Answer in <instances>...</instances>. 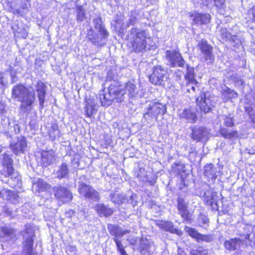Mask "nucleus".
I'll return each instance as SVG.
<instances>
[{
    "instance_id": "nucleus-1",
    "label": "nucleus",
    "mask_w": 255,
    "mask_h": 255,
    "mask_svg": "<svg viewBox=\"0 0 255 255\" xmlns=\"http://www.w3.org/2000/svg\"><path fill=\"white\" fill-rule=\"evenodd\" d=\"M107 93L105 89L100 92L99 100L102 106L108 107L113 101L121 102L124 100L125 93L120 84L115 81L111 83L108 88Z\"/></svg>"
},
{
    "instance_id": "nucleus-2",
    "label": "nucleus",
    "mask_w": 255,
    "mask_h": 255,
    "mask_svg": "<svg viewBox=\"0 0 255 255\" xmlns=\"http://www.w3.org/2000/svg\"><path fill=\"white\" fill-rule=\"evenodd\" d=\"M128 37L133 50L136 53H140L146 50L147 40L150 39V35L147 30L133 28L130 31Z\"/></svg>"
},
{
    "instance_id": "nucleus-3",
    "label": "nucleus",
    "mask_w": 255,
    "mask_h": 255,
    "mask_svg": "<svg viewBox=\"0 0 255 255\" xmlns=\"http://www.w3.org/2000/svg\"><path fill=\"white\" fill-rule=\"evenodd\" d=\"M12 97L21 102V109H25L30 107L35 100V91L32 87L26 88L21 84L13 87L12 90Z\"/></svg>"
},
{
    "instance_id": "nucleus-4",
    "label": "nucleus",
    "mask_w": 255,
    "mask_h": 255,
    "mask_svg": "<svg viewBox=\"0 0 255 255\" xmlns=\"http://www.w3.org/2000/svg\"><path fill=\"white\" fill-rule=\"evenodd\" d=\"M1 160V162L3 167L0 171L1 175L5 177H8V179L5 181L6 183L10 187L14 188L18 185L20 178L18 173L14 171L12 166L13 160L7 153L3 154Z\"/></svg>"
},
{
    "instance_id": "nucleus-5",
    "label": "nucleus",
    "mask_w": 255,
    "mask_h": 255,
    "mask_svg": "<svg viewBox=\"0 0 255 255\" xmlns=\"http://www.w3.org/2000/svg\"><path fill=\"white\" fill-rule=\"evenodd\" d=\"M165 112L166 108L164 105L159 103H151L143 115V118L147 123L151 124L154 120L157 119L159 115H164Z\"/></svg>"
},
{
    "instance_id": "nucleus-6",
    "label": "nucleus",
    "mask_w": 255,
    "mask_h": 255,
    "mask_svg": "<svg viewBox=\"0 0 255 255\" xmlns=\"http://www.w3.org/2000/svg\"><path fill=\"white\" fill-rule=\"evenodd\" d=\"M110 197L111 200L115 204H121L128 203L131 204L133 206L136 205L135 200L136 196V195L131 194L130 193L125 194L116 190L110 193Z\"/></svg>"
},
{
    "instance_id": "nucleus-7",
    "label": "nucleus",
    "mask_w": 255,
    "mask_h": 255,
    "mask_svg": "<svg viewBox=\"0 0 255 255\" xmlns=\"http://www.w3.org/2000/svg\"><path fill=\"white\" fill-rule=\"evenodd\" d=\"M23 236L24 239L23 242V252L25 255H35L32 253L34 230L29 224H26L25 225V229Z\"/></svg>"
},
{
    "instance_id": "nucleus-8",
    "label": "nucleus",
    "mask_w": 255,
    "mask_h": 255,
    "mask_svg": "<svg viewBox=\"0 0 255 255\" xmlns=\"http://www.w3.org/2000/svg\"><path fill=\"white\" fill-rule=\"evenodd\" d=\"M213 99V97L209 92L200 94V96L196 99V103L202 112L206 114L211 111L215 104Z\"/></svg>"
},
{
    "instance_id": "nucleus-9",
    "label": "nucleus",
    "mask_w": 255,
    "mask_h": 255,
    "mask_svg": "<svg viewBox=\"0 0 255 255\" xmlns=\"http://www.w3.org/2000/svg\"><path fill=\"white\" fill-rule=\"evenodd\" d=\"M166 70L161 66L155 67L152 74L149 77V81L154 85H164L167 79Z\"/></svg>"
},
{
    "instance_id": "nucleus-10",
    "label": "nucleus",
    "mask_w": 255,
    "mask_h": 255,
    "mask_svg": "<svg viewBox=\"0 0 255 255\" xmlns=\"http://www.w3.org/2000/svg\"><path fill=\"white\" fill-rule=\"evenodd\" d=\"M165 56L171 67L178 66L182 67L185 65V61L178 50H167Z\"/></svg>"
},
{
    "instance_id": "nucleus-11",
    "label": "nucleus",
    "mask_w": 255,
    "mask_h": 255,
    "mask_svg": "<svg viewBox=\"0 0 255 255\" xmlns=\"http://www.w3.org/2000/svg\"><path fill=\"white\" fill-rule=\"evenodd\" d=\"M27 148L26 138L23 136L17 137L10 144L11 150L15 154L24 153Z\"/></svg>"
},
{
    "instance_id": "nucleus-12",
    "label": "nucleus",
    "mask_w": 255,
    "mask_h": 255,
    "mask_svg": "<svg viewBox=\"0 0 255 255\" xmlns=\"http://www.w3.org/2000/svg\"><path fill=\"white\" fill-rule=\"evenodd\" d=\"M55 196L63 203L68 202L72 199V193L66 188L58 186L53 188Z\"/></svg>"
},
{
    "instance_id": "nucleus-13",
    "label": "nucleus",
    "mask_w": 255,
    "mask_h": 255,
    "mask_svg": "<svg viewBox=\"0 0 255 255\" xmlns=\"http://www.w3.org/2000/svg\"><path fill=\"white\" fill-rule=\"evenodd\" d=\"M240 236L239 238H235L229 241H226L224 243L225 248L229 251H235L238 250L245 242L244 237V233L242 231H239Z\"/></svg>"
},
{
    "instance_id": "nucleus-14",
    "label": "nucleus",
    "mask_w": 255,
    "mask_h": 255,
    "mask_svg": "<svg viewBox=\"0 0 255 255\" xmlns=\"http://www.w3.org/2000/svg\"><path fill=\"white\" fill-rule=\"evenodd\" d=\"M192 129L191 138L195 140L201 141L208 137L209 131L208 129L203 127H198L194 126L190 128Z\"/></svg>"
},
{
    "instance_id": "nucleus-15",
    "label": "nucleus",
    "mask_w": 255,
    "mask_h": 255,
    "mask_svg": "<svg viewBox=\"0 0 255 255\" xmlns=\"http://www.w3.org/2000/svg\"><path fill=\"white\" fill-rule=\"evenodd\" d=\"M244 237L245 240V244H247L248 240L250 245L254 246L255 248V227L251 225H244Z\"/></svg>"
},
{
    "instance_id": "nucleus-16",
    "label": "nucleus",
    "mask_w": 255,
    "mask_h": 255,
    "mask_svg": "<svg viewBox=\"0 0 255 255\" xmlns=\"http://www.w3.org/2000/svg\"><path fill=\"white\" fill-rule=\"evenodd\" d=\"M46 88L47 87L46 85L42 81L39 80L37 82L36 85H35L34 89H33L34 91L35 90L36 92L39 102V105L41 108L44 107Z\"/></svg>"
},
{
    "instance_id": "nucleus-17",
    "label": "nucleus",
    "mask_w": 255,
    "mask_h": 255,
    "mask_svg": "<svg viewBox=\"0 0 255 255\" xmlns=\"http://www.w3.org/2000/svg\"><path fill=\"white\" fill-rule=\"evenodd\" d=\"M187 208L188 202L184 198L179 197L177 199V209L180 215L185 220L189 219V212Z\"/></svg>"
},
{
    "instance_id": "nucleus-18",
    "label": "nucleus",
    "mask_w": 255,
    "mask_h": 255,
    "mask_svg": "<svg viewBox=\"0 0 255 255\" xmlns=\"http://www.w3.org/2000/svg\"><path fill=\"white\" fill-rule=\"evenodd\" d=\"M179 118L184 119L191 123H196L198 117L193 109H185L179 113Z\"/></svg>"
},
{
    "instance_id": "nucleus-19",
    "label": "nucleus",
    "mask_w": 255,
    "mask_h": 255,
    "mask_svg": "<svg viewBox=\"0 0 255 255\" xmlns=\"http://www.w3.org/2000/svg\"><path fill=\"white\" fill-rule=\"evenodd\" d=\"M199 46L202 52L204 55L205 59L212 61L213 60L212 52V46L208 44L207 41L203 39L199 43Z\"/></svg>"
},
{
    "instance_id": "nucleus-20",
    "label": "nucleus",
    "mask_w": 255,
    "mask_h": 255,
    "mask_svg": "<svg viewBox=\"0 0 255 255\" xmlns=\"http://www.w3.org/2000/svg\"><path fill=\"white\" fill-rule=\"evenodd\" d=\"M55 160L53 150L42 151L41 154V163L43 166H47Z\"/></svg>"
},
{
    "instance_id": "nucleus-21",
    "label": "nucleus",
    "mask_w": 255,
    "mask_h": 255,
    "mask_svg": "<svg viewBox=\"0 0 255 255\" xmlns=\"http://www.w3.org/2000/svg\"><path fill=\"white\" fill-rule=\"evenodd\" d=\"M95 209L100 216L107 217L111 216L114 213L112 208L103 204H98L95 206Z\"/></svg>"
},
{
    "instance_id": "nucleus-22",
    "label": "nucleus",
    "mask_w": 255,
    "mask_h": 255,
    "mask_svg": "<svg viewBox=\"0 0 255 255\" xmlns=\"http://www.w3.org/2000/svg\"><path fill=\"white\" fill-rule=\"evenodd\" d=\"M140 250L141 253L143 255L148 254L150 251V248L152 245V242L149 241L146 237H142L139 240Z\"/></svg>"
},
{
    "instance_id": "nucleus-23",
    "label": "nucleus",
    "mask_w": 255,
    "mask_h": 255,
    "mask_svg": "<svg viewBox=\"0 0 255 255\" xmlns=\"http://www.w3.org/2000/svg\"><path fill=\"white\" fill-rule=\"evenodd\" d=\"M204 175L209 179L214 180L217 178V168L212 164H208L204 166Z\"/></svg>"
},
{
    "instance_id": "nucleus-24",
    "label": "nucleus",
    "mask_w": 255,
    "mask_h": 255,
    "mask_svg": "<svg viewBox=\"0 0 255 255\" xmlns=\"http://www.w3.org/2000/svg\"><path fill=\"white\" fill-rule=\"evenodd\" d=\"M69 170L68 164L63 161L59 166L58 169L56 172L57 177L59 179L65 178L68 177Z\"/></svg>"
},
{
    "instance_id": "nucleus-25",
    "label": "nucleus",
    "mask_w": 255,
    "mask_h": 255,
    "mask_svg": "<svg viewBox=\"0 0 255 255\" xmlns=\"http://www.w3.org/2000/svg\"><path fill=\"white\" fill-rule=\"evenodd\" d=\"M160 227L166 231H168L171 233L175 234L179 236L182 235L183 233L181 230L174 228L172 222L167 221L161 223Z\"/></svg>"
},
{
    "instance_id": "nucleus-26",
    "label": "nucleus",
    "mask_w": 255,
    "mask_h": 255,
    "mask_svg": "<svg viewBox=\"0 0 255 255\" xmlns=\"http://www.w3.org/2000/svg\"><path fill=\"white\" fill-rule=\"evenodd\" d=\"M124 92L130 98L135 97L137 95V90L136 85L130 82L127 83Z\"/></svg>"
},
{
    "instance_id": "nucleus-27",
    "label": "nucleus",
    "mask_w": 255,
    "mask_h": 255,
    "mask_svg": "<svg viewBox=\"0 0 255 255\" xmlns=\"http://www.w3.org/2000/svg\"><path fill=\"white\" fill-rule=\"evenodd\" d=\"M94 23L95 24V28L99 30L103 38H106L109 36V33L103 24L102 19L100 17H97L94 19Z\"/></svg>"
},
{
    "instance_id": "nucleus-28",
    "label": "nucleus",
    "mask_w": 255,
    "mask_h": 255,
    "mask_svg": "<svg viewBox=\"0 0 255 255\" xmlns=\"http://www.w3.org/2000/svg\"><path fill=\"white\" fill-rule=\"evenodd\" d=\"M108 229L110 233V234L114 236L113 240L116 243V240H118V241H121L120 238H122L121 237V228L114 225H109L108 226Z\"/></svg>"
},
{
    "instance_id": "nucleus-29",
    "label": "nucleus",
    "mask_w": 255,
    "mask_h": 255,
    "mask_svg": "<svg viewBox=\"0 0 255 255\" xmlns=\"http://www.w3.org/2000/svg\"><path fill=\"white\" fill-rule=\"evenodd\" d=\"M238 94L234 90L227 87L226 89L222 90V97L225 102H227L228 100L237 98Z\"/></svg>"
},
{
    "instance_id": "nucleus-30",
    "label": "nucleus",
    "mask_w": 255,
    "mask_h": 255,
    "mask_svg": "<svg viewBox=\"0 0 255 255\" xmlns=\"http://www.w3.org/2000/svg\"><path fill=\"white\" fill-rule=\"evenodd\" d=\"M49 187V185L41 179H38L37 181L33 183L32 186L33 190L39 192L47 190Z\"/></svg>"
},
{
    "instance_id": "nucleus-31",
    "label": "nucleus",
    "mask_w": 255,
    "mask_h": 255,
    "mask_svg": "<svg viewBox=\"0 0 255 255\" xmlns=\"http://www.w3.org/2000/svg\"><path fill=\"white\" fill-rule=\"evenodd\" d=\"M220 134L227 139H234L238 137L237 131H229L227 128H221L219 129Z\"/></svg>"
},
{
    "instance_id": "nucleus-32",
    "label": "nucleus",
    "mask_w": 255,
    "mask_h": 255,
    "mask_svg": "<svg viewBox=\"0 0 255 255\" xmlns=\"http://www.w3.org/2000/svg\"><path fill=\"white\" fill-rule=\"evenodd\" d=\"M91 188V186L87 185L82 181H79L78 191L81 197L85 198L86 196H87Z\"/></svg>"
},
{
    "instance_id": "nucleus-33",
    "label": "nucleus",
    "mask_w": 255,
    "mask_h": 255,
    "mask_svg": "<svg viewBox=\"0 0 255 255\" xmlns=\"http://www.w3.org/2000/svg\"><path fill=\"white\" fill-rule=\"evenodd\" d=\"M205 199L207 202H209L211 205L216 204L217 205L216 198H217V193L212 190L206 191L204 193Z\"/></svg>"
},
{
    "instance_id": "nucleus-34",
    "label": "nucleus",
    "mask_w": 255,
    "mask_h": 255,
    "mask_svg": "<svg viewBox=\"0 0 255 255\" xmlns=\"http://www.w3.org/2000/svg\"><path fill=\"white\" fill-rule=\"evenodd\" d=\"M15 236L14 229L8 227H2L0 229V237H7L12 239Z\"/></svg>"
},
{
    "instance_id": "nucleus-35",
    "label": "nucleus",
    "mask_w": 255,
    "mask_h": 255,
    "mask_svg": "<svg viewBox=\"0 0 255 255\" xmlns=\"http://www.w3.org/2000/svg\"><path fill=\"white\" fill-rule=\"evenodd\" d=\"M185 90L190 93H194L197 90H198L199 83L197 80H192L186 81Z\"/></svg>"
},
{
    "instance_id": "nucleus-36",
    "label": "nucleus",
    "mask_w": 255,
    "mask_h": 255,
    "mask_svg": "<svg viewBox=\"0 0 255 255\" xmlns=\"http://www.w3.org/2000/svg\"><path fill=\"white\" fill-rule=\"evenodd\" d=\"M89 192H90L87 195V196L85 197V199L89 200L91 202H95L99 201L100 197L99 193L97 190H95L92 187Z\"/></svg>"
},
{
    "instance_id": "nucleus-37",
    "label": "nucleus",
    "mask_w": 255,
    "mask_h": 255,
    "mask_svg": "<svg viewBox=\"0 0 255 255\" xmlns=\"http://www.w3.org/2000/svg\"><path fill=\"white\" fill-rule=\"evenodd\" d=\"M220 120L223 121V125L226 127H232L234 125V121L231 115H222L220 117Z\"/></svg>"
},
{
    "instance_id": "nucleus-38",
    "label": "nucleus",
    "mask_w": 255,
    "mask_h": 255,
    "mask_svg": "<svg viewBox=\"0 0 255 255\" xmlns=\"http://www.w3.org/2000/svg\"><path fill=\"white\" fill-rule=\"evenodd\" d=\"M88 38L93 44L97 45H101L102 39H105L102 35L101 37H100L98 34L96 33H89Z\"/></svg>"
},
{
    "instance_id": "nucleus-39",
    "label": "nucleus",
    "mask_w": 255,
    "mask_h": 255,
    "mask_svg": "<svg viewBox=\"0 0 255 255\" xmlns=\"http://www.w3.org/2000/svg\"><path fill=\"white\" fill-rule=\"evenodd\" d=\"M195 77L196 74L195 73L194 68L187 65L186 73L185 76L186 81L196 80L195 79Z\"/></svg>"
},
{
    "instance_id": "nucleus-40",
    "label": "nucleus",
    "mask_w": 255,
    "mask_h": 255,
    "mask_svg": "<svg viewBox=\"0 0 255 255\" xmlns=\"http://www.w3.org/2000/svg\"><path fill=\"white\" fill-rule=\"evenodd\" d=\"M59 130L58 126L56 123L51 124V128L49 131V134L52 140H54L57 136H59Z\"/></svg>"
},
{
    "instance_id": "nucleus-41",
    "label": "nucleus",
    "mask_w": 255,
    "mask_h": 255,
    "mask_svg": "<svg viewBox=\"0 0 255 255\" xmlns=\"http://www.w3.org/2000/svg\"><path fill=\"white\" fill-rule=\"evenodd\" d=\"M221 35L222 39L225 41H234L236 38V36H232L226 28H223L221 30Z\"/></svg>"
},
{
    "instance_id": "nucleus-42",
    "label": "nucleus",
    "mask_w": 255,
    "mask_h": 255,
    "mask_svg": "<svg viewBox=\"0 0 255 255\" xmlns=\"http://www.w3.org/2000/svg\"><path fill=\"white\" fill-rule=\"evenodd\" d=\"M184 230L188 235L198 241L200 233H198L196 230L188 226H185Z\"/></svg>"
},
{
    "instance_id": "nucleus-43",
    "label": "nucleus",
    "mask_w": 255,
    "mask_h": 255,
    "mask_svg": "<svg viewBox=\"0 0 255 255\" xmlns=\"http://www.w3.org/2000/svg\"><path fill=\"white\" fill-rule=\"evenodd\" d=\"M198 223L200 226L206 229L209 225V219L206 215L200 214L198 219Z\"/></svg>"
},
{
    "instance_id": "nucleus-44",
    "label": "nucleus",
    "mask_w": 255,
    "mask_h": 255,
    "mask_svg": "<svg viewBox=\"0 0 255 255\" xmlns=\"http://www.w3.org/2000/svg\"><path fill=\"white\" fill-rule=\"evenodd\" d=\"M115 240L117 250L120 253V255H128L125 250L122 241H118L117 239Z\"/></svg>"
},
{
    "instance_id": "nucleus-45",
    "label": "nucleus",
    "mask_w": 255,
    "mask_h": 255,
    "mask_svg": "<svg viewBox=\"0 0 255 255\" xmlns=\"http://www.w3.org/2000/svg\"><path fill=\"white\" fill-rule=\"evenodd\" d=\"M213 240V237L211 235H202L200 234L198 242L205 241L206 242H210Z\"/></svg>"
},
{
    "instance_id": "nucleus-46",
    "label": "nucleus",
    "mask_w": 255,
    "mask_h": 255,
    "mask_svg": "<svg viewBox=\"0 0 255 255\" xmlns=\"http://www.w3.org/2000/svg\"><path fill=\"white\" fill-rule=\"evenodd\" d=\"M245 112L248 114L250 117V119H251L253 122L255 123V116L252 115V113L253 112V109L251 106H246L245 109Z\"/></svg>"
},
{
    "instance_id": "nucleus-47",
    "label": "nucleus",
    "mask_w": 255,
    "mask_h": 255,
    "mask_svg": "<svg viewBox=\"0 0 255 255\" xmlns=\"http://www.w3.org/2000/svg\"><path fill=\"white\" fill-rule=\"evenodd\" d=\"M16 30L17 31L18 33H21V36L22 38H25L27 36L28 32L26 28H23L22 30L21 28H20L18 25L17 27Z\"/></svg>"
},
{
    "instance_id": "nucleus-48",
    "label": "nucleus",
    "mask_w": 255,
    "mask_h": 255,
    "mask_svg": "<svg viewBox=\"0 0 255 255\" xmlns=\"http://www.w3.org/2000/svg\"><path fill=\"white\" fill-rule=\"evenodd\" d=\"M176 170L177 172L179 174H181L182 173H185V166L182 163H178L176 164Z\"/></svg>"
},
{
    "instance_id": "nucleus-49",
    "label": "nucleus",
    "mask_w": 255,
    "mask_h": 255,
    "mask_svg": "<svg viewBox=\"0 0 255 255\" xmlns=\"http://www.w3.org/2000/svg\"><path fill=\"white\" fill-rule=\"evenodd\" d=\"M85 112L87 117H90L93 114V108L91 106L86 104L85 107Z\"/></svg>"
},
{
    "instance_id": "nucleus-50",
    "label": "nucleus",
    "mask_w": 255,
    "mask_h": 255,
    "mask_svg": "<svg viewBox=\"0 0 255 255\" xmlns=\"http://www.w3.org/2000/svg\"><path fill=\"white\" fill-rule=\"evenodd\" d=\"M7 70H8L10 72V75L11 76V82L12 83H14L16 82V80H15V77H16V72L13 69L12 67L10 66L8 69Z\"/></svg>"
},
{
    "instance_id": "nucleus-51",
    "label": "nucleus",
    "mask_w": 255,
    "mask_h": 255,
    "mask_svg": "<svg viewBox=\"0 0 255 255\" xmlns=\"http://www.w3.org/2000/svg\"><path fill=\"white\" fill-rule=\"evenodd\" d=\"M192 255H207V252L206 250H193L191 252Z\"/></svg>"
},
{
    "instance_id": "nucleus-52",
    "label": "nucleus",
    "mask_w": 255,
    "mask_h": 255,
    "mask_svg": "<svg viewBox=\"0 0 255 255\" xmlns=\"http://www.w3.org/2000/svg\"><path fill=\"white\" fill-rule=\"evenodd\" d=\"M6 85V82L4 81V74L2 72H0V87L3 88Z\"/></svg>"
},
{
    "instance_id": "nucleus-53",
    "label": "nucleus",
    "mask_w": 255,
    "mask_h": 255,
    "mask_svg": "<svg viewBox=\"0 0 255 255\" xmlns=\"http://www.w3.org/2000/svg\"><path fill=\"white\" fill-rule=\"evenodd\" d=\"M77 16H84L85 11L83 6H77L76 8Z\"/></svg>"
},
{
    "instance_id": "nucleus-54",
    "label": "nucleus",
    "mask_w": 255,
    "mask_h": 255,
    "mask_svg": "<svg viewBox=\"0 0 255 255\" xmlns=\"http://www.w3.org/2000/svg\"><path fill=\"white\" fill-rule=\"evenodd\" d=\"M128 241L130 244L133 245L136 244V243L137 242V239L136 238H129V239H128Z\"/></svg>"
},
{
    "instance_id": "nucleus-55",
    "label": "nucleus",
    "mask_w": 255,
    "mask_h": 255,
    "mask_svg": "<svg viewBox=\"0 0 255 255\" xmlns=\"http://www.w3.org/2000/svg\"><path fill=\"white\" fill-rule=\"evenodd\" d=\"M5 105L4 103L0 102V113H3L5 111Z\"/></svg>"
},
{
    "instance_id": "nucleus-56",
    "label": "nucleus",
    "mask_w": 255,
    "mask_h": 255,
    "mask_svg": "<svg viewBox=\"0 0 255 255\" xmlns=\"http://www.w3.org/2000/svg\"><path fill=\"white\" fill-rule=\"evenodd\" d=\"M248 14H253V16H255V6L249 10Z\"/></svg>"
},
{
    "instance_id": "nucleus-57",
    "label": "nucleus",
    "mask_w": 255,
    "mask_h": 255,
    "mask_svg": "<svg viewBox=\"0 0 255 255\" xmlns=\"http://www.w3.org/2000/svg\"><path fill=\"white\" fill-rule=\"evenodd\" d=\"M130 231L129 230H123L121 228V237H123L125 235L129 233Z\"/></svg>"
},
{
    "instance_id": "nucleus-58",
    "label": "nucleus",
    "mask_w": 255,
    "mask_h": 255,
    "mask_svg": "<svg viewBox=\"0 0 255 255\" xmlns=\"http://www.w3.org/2000/svg\"><path fill=\"white\" fill-rule=\"evenodd\" d=\"M5 192H6L7 193V195H8V196L6 197V199L10 200H11V198H10V197H9V196H10V195L11 194H12V196H13V193L12 192H11L10 191H6Z\"/></svg>"
},
{
    "instance_id": "nucleus-59",
    "label": "nucleus",
    "mask_w": 255,
    "mask_h": 255,
    "mask_svg": "<svg viewBox=\"0 0 255 255\" xmlns=\"http://www.w3.org/2000/svg\"><path fill=\"white\" fill-rule=\"evenodd\" d=\"M216 3H217V0H214ZM224 0H220L219 5H222L224 3Z\"/></svg>"
},
{
    "instance_id": "nucleus-60",
    "label": "nucleus",
    "mask_w": 255,
    "mask_h": 255,
    "mask_svg": "<svg viewBox=\"0 0 255 255\" xmlns=\"http://www.w3.org/2000/svg\"><path fill=\"white\" fill-rule=\"evenodd\" d=\"M135 20V17H132L130 18V24H132L131 23L133 22Z\"/></svg>"
},
{
    "instance_id": "nucleus-61",
    "label": "nucleus",
    "mask_w": 255,
    "mask_h": 255,
    "mask_svg": "<svg viewBox=\"0 0 255 255\" xmlns=\"http://www.w3.org/2000/svg\"><path fill=\"white\" fill-rule=\"evenodd\" d=\"M148 1H149L151 4H153L154 2V0H147Z\"/></svg>"
},
{
    "instance_id": "nucleus-62",
    "label": "nucleus",
    "mask_w": 255,
    "mask_h": 255,
    "mask_svg": "<svg viewBox=\"0 0 255 255\" xmlns=\"http://www.w3.org/2000/svg\"><path fill=\"white\" fill-rule=\"evenodd\" d=\"M71 213V214L73 215V214H74V212L73 210H72V211H69V214H70Z\"/></svg>"
},
{
    "instance_id": "nucleus-63",
    "label": "nucleus",
    "mask_w": 255,
    "mask_h": 255,
    "mask_svg": "<svg viewBox=\"0 0 255 255\" xmlns=\"http://www.w3.org/2000/svg\"><path fill=\"white\" fill-rule=\"evenodd\" d=\"M80 17H78V20H80ZM80 20H82V19H80Z\"/></svg>"
},
{
    "instance_id": "nucleus-64",
    "label": "nucleus",
    "mask_w": 255,
    "mask_h": 255,
    "mask_svg": "<svg viewBox=\"0 0 255 255\" xmlns=\"http://www.w3.org/2000/svg\"><path fill=\"white\" fill-rule=\"evenodd\" d=\"M198 16H204V15H203V14H202L199 15Z\"/></svg>"
}]
</instances>
